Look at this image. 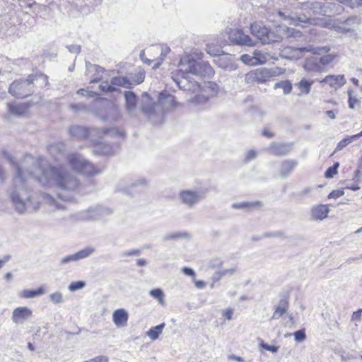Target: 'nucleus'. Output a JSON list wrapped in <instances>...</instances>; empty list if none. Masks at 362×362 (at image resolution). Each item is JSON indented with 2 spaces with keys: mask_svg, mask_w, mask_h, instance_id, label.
I'll return each instance as SVG.
<instances>
[{
  "mask_svg": "<svg viewBox=\"0 0 362 362\" xmlns=\"http://www.w3.org/2000/svg\"><path fill=\"white\" fill-rule=\"evenodd\" d=\"M189 74L203 78H211L214 76L213 68L208 62L202 60L200 54L182 55L178 64V69L172 73V78L180 89L191 93V101L194 105L204 104L217 95L219 88L215 82L206 81L201 85L189 80Z\"/></svg>",
  "mask_w": 362,
  "mask_h": 362,
  "instance_id": "obj_1",
  "label": "nucleus"
},
{
  "mask_svg": "<svg viewBox=\"0 0 362 362\" xmlns=\"http://www.w3.org/2000/svg\"><path fill=\"white\" fill-rule=\"evenodd\" d=\"M278 15L288 22L289 25L297 26L300 23L310 25H317L322 28L333 29L339 33H346L354 31L361 23L359 16H353L344 21L329 18H311L304 14L297 15L288 11H279Z\"/></svg>",
  "mask_w": 362,
  "mask_h": 362,
  "instance_id": "obj_2",
  "label": "nucleus"
},
{
  "mask_svg": "<svg viewBox=\"0 0 362 362\" xmlns=\"http://www.w3.org/2000/svg\"><path fill=\"white\" fill-rule=\"evenodd\" d=\"M251 33L263 45L279 42L283 37H296L300 36V32L292 28L279 25L276 32H272L262 22L255 21L250 25Z\"/></svg>",
  "mask_w": 362,
  "mask_h": 362,
  "instance_id": "obj_3",
  "label": "nucleus"
},
{
  "mask_svg": "<svg viewBox=\"0 0 362 362\" xmlns=\"http://www.w3.org/2000/svg\"><path fill=\"white\" fill-rule=\"evenodd\" d=\"M48 76L41 72L29 75L25 79L14 81L8 91L14 97L23 98L33 94L34 87L44 88L48 86Z\"/></svg>",
  "mask_w": 362,
  "mask_h": 362,
  "instance_id": "obj_4",
  "label": "nucleus"
},
{
  "mask_svg": "<svg viewBox=\"0 0 362 362\" xmlns=\"http://www.w3.org/2000/svg\"><path fill=\"white\" fill-rule=\"evenodd\" d=\"M107 73L102 67L94 65L92 66V83L101 81L99 88L103 92H113L115 88L107 83Z\"/></svg>",
  "mask_w": 362,
  "mask_h": 362,
  "instance_id": "obj_5",
  "label": "nucleus"
},
{
  "mask_svg": "<svg viewBox=\"0 0 362 362\" xmlns=\"http://www.w3.org/2000/svg\"><path fill=\"white\" fill-rule=\"evenodd\" d=\"M110 137H111V135L108 132H105L100 140L95 141L92 144L93 151L95 154L110 156L115 153L114 146L109 144Z\"/></svg>",
  "mask_w": 362,
  "mask_h": 362,
  "instance_id": "obj_6",
  "label": "nucleus"
},
{
  "mask_svg": "<svg viewBox=\"0 0 362 362\" xmlns=\"http://www.w3.org/2000/svg\"><path fill=\"white\" fill-rule=\"evenodd\" d=\"M273 76L269 69L259 68L247 72L245 75V81L247 83H264Z\"/></svg>",
  "mask_w": 362,
  "mask_h": 362,
  "instance_id": "obj_7",
  "label": "nucleus"
},
{
  "mask_svg": "<svg viewBox=\"0 0 362 362\" xmlns=\"http://www.w3.org/2000/svg\"><path fill=\"white\" fill-rule=\"evenodd\" d=\"M230 42L236 45H255L251 37L241 29H229L228 32Z\"/></svg>",
  "mask_w": 362,
  "mask_h": 362,
  "instance_id": "obj_8",
  "label": "nucleus"
},
{
  "mask_svg": "<svg viewBox=\"0 0 362 362\" xmlns=\"http://www.w3.org/2000/svg\"><path fill=\"white\" fill-rule=\"evenodd\" d=\"M240 59L247 65L256 66L264 64L268 59V55L266 53L256 50L252 56L245 54L240 57Z\"/></svg>",
  "mask_w": 362,
  "mask_h": 362,
  "instance_id": "obj_9",
  "label": "nucleus"
},
{
  "mask_svg": "<svg viewBox=\"0 0 362 362\" xmlns=\"http://www.w3.org/2000/svg\"><path fill=\"white\" fill-rule=\"evenodd\" d=\"M33 315V311L25 306L18 307L12 313V320L16 324H23Z\"/></svg>",
  "mask_w": 362,
  "mask_h": 362,
  "instance_id": "obj_10",
  "label": "nucleus"
},
{
  "mask_svg": "<svg viewBox=\"0 0 362 362\" xmlns=\"http://www.w3.org/2000/svg\"><path fill=\"white\" fill-rule=\"evenodd\" d=\"M136 78L132 77V82H130L129 79L122 77H115L112 78V83L114 85L130 87L132 85L139 84L142 83L145 78V74L142 71H139L136 75Z\"/></svg>",
  "mask_w": 362,
  "mask_h": 362,
  "instance_id": "obj_11",
  "label": "nucleus"
},
{
  "mask_svg": "<svg viewBox=\"0 0 362 362\" xmlns=\"http://www.w3.org/2000/svg\"><path fill=\"white\" fill-rule=\"evenodd\" d=\"M320 83H327L330 88L338 89L346 83L344 75H328L319 81Z\"/></svg>",
  "mask_w": 362,
  "mask_h": 362,
  "instance_id": "obj_12",
  "label": "nucleus"
},
{
  "mask_svg": "<svg viewBox=\"0 0 362 362\" xmlns=\"http://www.w3.org/2000/svg\"><path fill=\"white\" fill-rule=\"evenodd\" d=\"M30 105L29 103L16 104L10 103L7 105L8 112L13 115L22 116L25 115Z\"/></svg>",
  "mask_w": 362,
  "mask_h": 362,
  "instance_id": "obj_13",
  "label": "nucleus"
},
{
  "mask_svg": "<svg viewBox=\"0 0 362 362\" xmlns=\"http://www.w3.org/2000/svg\"><path fill=\"white\" fill-rule=\"evenodd\" d=\"M289 308L288 298H281L278 305L275 307L274 311L272 316V320H278L284 314H286Z\"/></svg>",
  "mask_w": 362,
  "mask_h": 362,
  "instance_id": "obj_14",
  "label": "nucleus"
},
{
  "mask_svg": "<svg viewBox=\"0 0 362 362\" xmlns=\"http://www.w3.org/2000/svg\"><path fill=\"white\" fill-rule=\"evenodd\" d=\"M302 9L306 11L310 15L320 14L325 12L324 5L317 1H307L302 3Z\"/></svg>",
  "mask_w": 362,
  "mask_h": 362,
  "instance_id": "obj_15",
  "label": "nucleus"
},
{
  "mask_svg": "<svg viewBox=\"0 0 362 362\" xmlns=\"http://www.w3.org/2000/svg\"><path fill=\"white\" fill-rule=\"evenodd\" d=\"M329 212V209L326 204H318L313 206L311 209L312 218L315 220H323L326 218Z\"/></svg>",
  "mask_w": 362,
  "mask_h": 362,
  "instance_id": "obj_16",
  "label": "nucleus"
},
{
  "mask_svg": "<svg viewBox=\"0 0 362 362\" xmlns=\"http://www.w3.org/2000/svg\"><path fill=\"white\" fill-rule=\"evenodd\" d=\"M129 318L127 312L123 309L119 308L114 311L112 315V320L117 327H124L127 325Z\"/></svg>",
  "mask_w": 362,
  "mask_h": 362,
  "instance_id": "obj_17",
  "label": "nucleus"
},
{
  "mask_svg": "<svg viewBox=\"0 0 362 362\" xmlns=\"http://www.w3.org/2000/svg\"><path fill=\"white\" fill-rule=\"evenodd\" d=\"M182 202L187 205L192 206L199 200V194L190 190H183L180 194Z\"/></svg>",
  "mask_w": 362,
  "mask_h": 362,
  "instance_id": "obj_18",
  "label": "nucleus"
},
{
  "mask_svg": "<svg viewBox=\"0 0 362 362\" xmlns=\"http://www.w3.org/2000/svg\"><path fill=\"white\" fill-rule=\"evenodd\" d=\"M52 171L54 175V180L57 185L62 188H66L67 182L70 178L69 175L66 173L55 168L52 169Z\"/></svg>",
  "mask_w": 362,
  "mask_h": 362,
  "instance_id": "obj_19",
  "label": "nucleus"
},
{
  "mask_svg": "<svg viewBox=\"0 0 362 362\" xmlns=\"http://www.w3.org/2000/svg\"><path fill=\"white\" fill-rule=\"evenodd\" d=\"M216 47H207L206 52L211 56H214L216 59H214V62L219 66L226 68L228 64L225 63L226 59L228 58V55L220 54L219 52H214V48Z\"/></svg>",
  "mask_w": 362,
  "mask_h": 362,
  "instance_id": "obj_20",
  "label": "nucleus"
},
{
  "mask_svg": "<svg viewBox=\"0 0 362 362\" xmlns=\"http://www.w3.org/2000/svg\"><path fill=\"white\" fill-rule=\"evenodd\" d=\"M90 252V251L89 249L82 250L76 252V254L69 255L67 257H64L63 259H62L61 263L66 264L71 261L79 260L81 259L88 257L89 255Z\"/></svg>",
  "mask_w": 362,
  "mask_h": 362,
  "instance_id": "obj_21",
  "label": "nucleus"
},
{
  "mask_svg": "<svg viewBox=\"0 0 362 362\" xmlns=\"http://www.w3.org/2000/svg\"><path fill=\"white\" fill-rule=\"evenodd\" d=\"M362 136V132H360L358 134L347 136L342 140H341L337 145V147L334 151L333 153H336L337 151H339L342 150L344 148H345L346 146H348L350 143L352 141L358 139V138Z\"/></svg>",
  "mask_w": 362,
  "mask_h": 362,
  "instance_id": "obj_22",
  "label": "nucleus"
},
{
  "mask_svg": "<svg viewBox=\"0 0 362 362\" xmlns=\"http://www.w3.org/2000/svg\"><path fill=\"white\" fill-rule=\"evenodd\" d=\"M298 162L295 160H286L281 163V174L284 176L290 174L297 166Z\"/></svg>",
  "mask_w": 362,
  "mask_h": 362,
  "instance_id": "obj_23",
  "label": "nucleus"
},
{
  "mask_svg": "<svg viewBox=\"0 0 362 362\" xmlns=\"http://www.w3.org/2000/svg\"><path fill=\"white\" fill-rule=\"evenodd\" d=\"M45 293V288L42 286H40L35 290H29L25 289L23 290L20 296L23 298H33L37 296H40Z\"/></svg>",
  "mask_w": 362,
  "mask_h": 362,
  "instance_id": "obj_24",
  "label": "nucleus"
},
{
  "mask_svg": "<svg viewBox=\"0 0 362 362\" xmlns=\"http://www.w3.org/2000/svg\"><path fill=\"white\" fill-rule=\"evenodd\" d=\"M313 84V81L302 79L296 84V86L300 90V93L307 95L310 93Z\"/></svg>",
  "mask_w": 362,
  "mask_h": 362,
  "instance_id": "obj_25",
  "label": "nucleus"
},
{
  "mask_svg": "<svg viewBox=\"0 0 362 362\" xmlns=\"http://www.w3.org/2000/svg\"><path fill=\"white\" fill-rule=\"evenodd\" d=\"M165 327V324L162 323L157 326L151 327L148 332L147 335L151 340H156L158 338L159 335L162 333Z\"/></svg>",
  "mask_w": 362,
  "mask_h": 362,
  "instance_id": "obj_26",
  "label": "nucleus"
},
{
  "mask_svg": "<svg viewBox=\"0 0 362 362\" xmlns=\"http://www.w3.org/2000/svg\"><path fill=\"white\" fill-rule=\"evenodd\" d=\"M274 88H282L284 94H288L291 92L293 86L291 83L289 81L286 80L276 83L274 85Z\"/></svg>",
  "mask_w": 362,
  "mask_h": 362,
  "instance_id": "obj_27",
  "label": "nucleus"
},
{
  "mask_svg": "<svg viewBox=\"0 0 362 362\" xmlns=\"http://www.w3.org/2000/svg\"><path fill=\"white\" fill-rule=\"evenodd\" d=\"M285 49H289L290 52L296 53V55L289 57V58L295 59H298L301 57L299 54H303L304 52L308 51L305 47H285Z\"/></svg>",
  "mask_w": 362,
  "mask_h": 362,
  "instance_id": "obj_28",
  "label": "nucleus"
},
{
  "mask_svg": "<svg viewBox=\"0 0 362 362\" xmlns=\"http://www.w3.org/2000/svg\"><path fill=\"white\" fill-rule=\"evenodd\" d=\"M339 163L336 162L332 166L329 167L325 173L326 178H332L338 173Z\"/></svg>",
  "mask_w": 362,
  "mask_h": 362,
  "instance_id": "obj_29",
  "label": "nucleus"
},
{
  "mask_svg": "<svg viewBox=\"0 0 362 362\" xmlns=\"http://www.w3.org/2000/svg\"><path fill=\"white\" fill-rule=\"evenodd\" d=\"M151 296L156 298L160 303L163 304L164 303V295L163 291L159 288L153 289L150 291Z\"/></svg>",
  "mask_w": 362,
  "mask_h": 362,
  "instance_id": "obj_30",
  "label": "nucleus"
},
{
  "mask_svg": "<svg viewBox=\"0 0 362 362\" xmlns=\"http://www.w3.org/2000/svg\"><path fill=\"white\" fill-rule=\"evenodd\" d=\"M341 2L351 8H358L362 6V0H343Z\"/></svg>",
  "mask_w": 362,
  "mask_h": 362,
  "instance_id": "obj_31",
  "label": "nucleus"
},
{
  "mask_svg": "<svg viewBox=\"0 0 362 362\" xmlns=\"http://www.w3.org/2000/svg\"><path fill=\"white\" fill-rule=\"evenodd\" d=\"M336 57H337V55H334V54H327V55L322 56L320 59V62L322 65L325 66V65H327V64L332 63L335 59Z\"/></svg>",
  "mask_w": 362,
  "mask_h": 362,
  "instance_id": "obj_32",
  "label": "nucleus"
},
{
  "mask_svg": "<svg viewBox=\"0 0 362 362\" xmlns=\"http://www.w3.org/2000/svg\"><path fill=\"white\" fill-rule=\"evenodd\" d=\"M348 94H349V100H348L349 107L351 109H354L356 107V105H358L360 104V101L356 98L352 96L351 91H349Z\"/></svg>",
  "mask_w": 362,
  "mask_h": 362,
  "instance_id": "obj_33",
  "label": "nucleus"
},
{
  "mask_svg": "<svg viewBox=\"0 0 362 362\" xmlns=\"http://www.w3.org/2000/svg\"><path fill=\"white\" fill-rule=\"evenodd\" d=\"M293 336L296 341L300 342L305 339L306 334L304 329H300L294 332Z\"/></svg>",
  "mask_w": 362,
  "mask_h": 362,
  "instance_id": "obj_34",
  "label": "nucleus"
},
{
  "mask_svg": "<svg viewBox=\"0 0 362 362\" xmlns=\"http://www.w3.org/2000/svg\"><path fill=\"white\" fill-rule=\"evenodd\" d=\"M85 286V284L83 281H75L72 282L69 286V289L71 291H76L78 289H80L83 288Z\"/></svg>",
  "mask_w": 362,
  "mask_h": 362,
  "instance_id": "obj_35",
  "label": "nucleus"
},
{
  "mask_svg": "<svg viewBox=\"0 0 362 362\" xmlns=\"http://www.w3.org/2000/svg\"><path fill=\"white\" fill-rule=\"evenodd\" d=\"M344 192L343 189H336V190H333L332 191L329 195H328V198L329 199H337V198H339L340 197H341L342 195H344Z\"/></svg>",
  "mask_w": 362,
  "mask_h": 362,
  "instance_id": "obj_36",
  "label": "nucleus"
},
{
  "mask_svg": "<svg viewBox=\"0 0 362 362\" xmlns=\"http://www.w3.org/2000/svg\"><path fill=\"white\" fill-rule=\"evenodd\" d=\"M50 298L54 303H58L62 302V296L60 293H54L50 296Z\"/></svg>",
  "mask_w": 362,
  "mask_h": 362,
  "instance_id": "obj_37",
  "label": "nucleus"
},
{
  "mask_svg": "<svg viewBox=\"0 0 362 362\" xmlns=\"http://www.w3.org/2000/svg\"><path fill=\"white\" fill-rule=\"evenodd\" d=\"M261 346L265 350L272 351L273 353L276 352L279 349V347L276 346H272V345H269V344H264V343H262Z\"/></svg>",
  "mask_w": 362,
  "mask_h": 362,
  "instance_id": "obj_38",
  "label": "nucleus"
},
{
  "mask_svg": "<svg viewBox=\"0 0 362 362\" xmlns=\"http://www.w3.org/2000/svg\"><path fill=\"white\" fill-rule=\"evenodd\" d=\"M233 309L231 308H228V309H226L225 310L223 311L222 313V315L223 316L227 319V320H230L232 318V316H233Z\"/></svg>",
  "mask_w": 362,
  "mask_h": 362,
  "instance_id": "obj_39",
  "label": "nucleus"
},
{
  "mask_svg": "<svg viewBox=\"0 0 362 362\" xmlns=\"http://www.w3.org/2000/svg\"><path fill=\"white\" fill-rule=\"evenodd\" d=\"M362 315V309H359L357 311L353 313L351 315V320L356 321L360 320Z\"/></svg>",
  "mask_w": 362,
  "mask_h": 362,
  "instance_id": "obj_40",
  "label": "nucleus"
},
{
  "mask_svg": "<svg viewBox=\"0 0 362 362\" xmlns=\"http://www.w3.org/2000/svg\"><path fill=\"white\" fill-rule=\"evenodd\" d=\"M257 153L254 150H250L247 153L245 160L246 161H250L252 159L255 158L256 157Z\"/></svg>",
  "mask_w": 362,
  "mask_h": 362,
  "instance_id": "obj_41",
  "label": "nucleus"
},
{
  "mask_svg": "<svg viewBox=\"0 0 362 362\" xmlns=\"http://www.w3.org/2000/svg\"><path fill=\"white\" fill-rule=\"evenodd\" d=\"M77 94L81 96L86 97H89L90 95V93L88 89H80L77 91Z\"/></svg>",
  "mask_w": 362,
  "mask_h": 362,
  "instance_id": "obj_42",
  "label": "nucleus"
},
{
  "mask_svg": "<svg viewBox=\"0 0 362 362\" xmlns=\"http://www.w3.org/2000/svg\"><path fill=\"white\" fill-rule=\"evenodd\" d=\"M70 163L72 164V165L74 168H78V163H79V160H78V158L76 156H72L71 157V158H70Z\"/></svg>",
  "mask_w": 362,
  "mask_h": 362,
  "instance_id": "obj_43",
  "label": "nucleus"
},
{
  "mask_svg": "<svg viewBox=\"0 0 362 362\" xmlns=\"http://www.w3.org/2000/svg\"><path fill=\"white\" fill-rule=\"evenodd\" d=\"M182 271L183 272L186 274V275H188V276H195V273L194 272L190 269V268H188V267H184L182 269Z\"/></svg>",
  "mask_w": 362,
  "mask_h": 362,
  "instance_id": "obj_44",
  "label": "nucleus"
},
{
  "mask_svg": "<svg viewBox=\"0 0 362 362\" xmlns=\"http://www.w3.org/2000/svg\"><path fill=\"white\" fill-rule=\"evenodd\" d=\"M262 134L267 138H272L274 136V133H272L268 128L263 129Z\"/></svg>",
  "mask_w": 362,
  "mask_h": 362,
  "instance_id": "obj_45",
  "label": "nucleus"
},
{
  "mask_svg": "<svg viewBox=\"0 0 362 362\" xmlns=\"http://www.w3.org/2000/svg\"><path fill=\"white\" fill-rule=\"evenodd\" d=\"M194 284L198 288H203L206 286V283L203 281H195Z\"/></svg>",
  "mask_w": 362,
  "mask_h": 362,
  "instance_id": "obj_46",
  "label": "nucleus"
},
{
  "mask_svg": "<svg viewBox=\"0 0 362 362\" xmlns=\"http://www.w3.org/2000/svg\"><path fill=\"white\" fill-rule=\"evenodd\" d=\"M345 188L348 189L353 190V191H356V190L359 189L360 187L358 186V185L356 184V185H348Z\"/></svg>",
  "mask_w": 362,
  "mask_h": 362,
  "instance_id": "obj_47",
  "label": "nucleus"
},
{
  "mask_svg": "<svg viewBox=\"0 0 362 362\" xmlns=\"http://www.w3.org/2000/svg\"><path fill=\"white\" fill-rule=\"evenodd\" d=\"M9 258V256H6L4 257L2 259H0V269L5 264L6 262L8 261Z\"/></svg>",
  "mask_w": 362,
  "mask_h": 362,
  "instance_id": "obj_48",
  "label": "nucleus"
},
{
  "mask_svg": "<svg viewBox=\"0 0 362 362\" xmlns=\"http://www.w3.org/2000/svg\"><path fill=\"white\" fill-rule=\"evenodd\" d=\"M168 98L170 99L173 107H177L178 105V103L175 101V98L173 96H171L170 95H168Z\"/></svg>",
  "mask_w": 362,
  "mask_h": 362,
  "instance_id": "obj_49",
  "label": "nucleus"
},
{
  "mask_svg": "<svg viewBox=\"0 0 362 362\" xmlns=\"http://www.w3.org/2000/svg\"><path fill=\"white\" fill-rule=\"evenodd\" d=\"M94 362H107V358L103 356L97 357L94 359Z\"/></svg>",
  "mask_w": 362,
  "mask_h": 362,
  "instance_id": "obj_50",
  "label": "nucleus"
},
{
  "mask_svg": "<svg viewBox=\"0 0 362 362\" xmlns=\"http://www.w3.org/2000/svg\"><path fill=\"white\" fill-rule=\"evenodd\" d=\"M326 115L330 118V119H334L335 118V113L333 110H327L326 111Z\"/></svg>",
  "mask_w": 362,
  "mask_h": 362,
  "instance_id": "obj_51",
  "label": "nucleus"
},
{
  "mask_svg": "<svg viewBox=\"0 0 362 362\" xmlns=\"http://www.w3.org/2000/svg\"><path fill=\"white\" fill-rule=\"evenodd\" d=\"M16 173H17V177L18 178L23 180V170L20 167L17 168Z\"/></svg>",
  "mask_w": 362,
  "mask_h": 362,
  "instance_id": "obj_52",
  "label": "nucleus"
},
{
  "mask_svg": "<svg viewBox=\"0 0 362 362\" xmlns=\"http://www.w3.org/2000/svg\"><path fill=\"white\" fill-rule=\"evenodd\" d=\"M101 171H102V169H99V168L95 169V168L92 166V172H91L92 176L98 174Z\"/></svg>",
  "mask_w": 362,
  "mask_h": 362,
  "instance_id": "obj_53",
  "label": "nucleus"
},
{
  "mask_svg": "<svg viewBox=\"0 0 362 362\" xmlns=\"http://www.w3.org/2000/svg\"><path fill=\"white\" fill-rule=\"evenodd\" d=\"M231 358H233L234 360L237 361H239V362H243V361L242 358H240L239 356H233Z\"/></svg>",
  "mask_w": 362,
  "mask_h": 362,
  "instance_id": "obj_54",
  "label": "nucleus"
},
{
  "mask_svg": "<svg viewBox=\"0 0 362 362\" xmlns=\"http://www.w3.org/2000/svg\"><path fill=\"white\" fill-rule=\"evenodd\" d=\"M11 278H12V274H11V273L8 272V273L6 274V275H5V279H6V280H10Z\"/></svg>",
  "mask_w": 362,
  "mask_h": 362,
  "instance_id": "obj_55",
  "label": "nucleus"
},
{
  "mask_svg": "<svg viewBox=\"0 0 362 362\" xmlns=\"http://www.w3.org/2000/svg\"><path fill=\"white\" fill-rule=\"evenodd\" d=\"M253 205L252 204H250V203H243L240 205V207H247L249 206H252Z\"/></svg>",
  "mask_w": 362,
  "mask_h": 362,
  "instance_id": "obj_56",
  "label": "nucleus"
},
{
  "mask_svg": "<svg viewBox=\"0 0 362 362\" xmlns=\"http://www.w3.org/2000/svg\"><path fill=\"white\" fill-rule=\"evenodd\" d=\"M351 81L356 85V86H358V80L355 78H353L351 79Z\"/></svg>",
  "mask_w": 362,
  "mask_h": 362,
  "instance_id": "obj_57",
  "label": "nucleus"
},
{
  "mask_svg": "<svg viewBox=\"0 0 362 362\" xmlns=\"http://www.w3.org/2000/svg\"><path fill=\"white\" fill-rule=\"evenodd\" d=\"M28 347L31 349V350H33V345L31 343H29L28 344Z\"/></svg>",
  "mask_w": 362,
  "mask_h": 362,
  "instance_id": "obj_58",
  "label": "nucleus"
},
{
  "mask_svg": "<svg viewBox=\"0 0 362 362\" xmlns=\"http://www.w3.org/2000/svg\"><path fill=\"white\" fill-rule=\"evenodd\" d=\"M3 175H4V171L1 169H0V177H3Z\"/></svg>",
  "mask_w": 362,
  "mask_h": 362,
  "instance_id": "obj_59",
  "label": "nucleus"
},
{
  "mask_svg": "<svg viewBox=\"0 0 362 362\" xmlns=\"http://www.w3.org/2000/svg\"><path fill=\"white\" fill-rule=\"evenodd\" d=\"M360 232H362V227L360 228L359 229H358L356 233H360Z\"/></svg>",
  "mask_w": 362,
  "mask_h": 362,
  "instance_id": "obj_60",
  "label": "nucleus"
},
{
  "mask_svg": "<svg viewBox=\"0 0 362 362\" xmlns=\"http://www.w3.org/2000/svg\"><path fill=\"white\" fill-rule=\"evenodd\" d=\"M152 61H153V59H148L147 62H148V64H150Z\"/></svg>",
  "mask_w": 362,
  "mask_h": 362,
  "instance_id": "obj_61",
  "label": "nucleus"
},
{
  "mask_svg": "<svg viewBox=\"0 0 362 362\" xmlns=\"http://www.w3.org/2000/svg\"><path fill=\"white\" fill-rule=\"evenodd\" d=\"M325 48H326L325 47H322V49H325V52H327L329 49H325Z\"/></svg>",
  "mask_w": 362,
  "mask_h": 362,
  "instance_id": "obj_62",
  "label": "nucleus"
},
{
  "mask_svg": "<svg viewBox=\"0 0 362 362\" xmlns=\"http://www.w3.org/2000/svg\"><path fill=\"white\" fill-rule=\"evenodd\" d=\"M129 94L130 95L134 96L132 93H129Z\"/></svg>",
  "mask_w": 362,
  "mask_h": 362,
  "instance_id": "obj_63",
  "label": "nucleus"
}]
</instances>
